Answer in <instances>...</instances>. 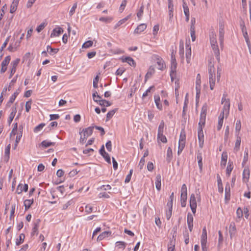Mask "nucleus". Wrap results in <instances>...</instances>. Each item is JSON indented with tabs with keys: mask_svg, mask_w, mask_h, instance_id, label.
Returning <instances> with one entry per match:
<instances>
[{
	"mask_svg": "<svg viewBox=\"0 0 251 251\" xmlns=\"http://www.w3.org/2000/svg\"><path fill=\"white\" fill-rule=\"evenodd\" d=\"M187 198V186L186 184H183L181 188L180 201L182 207L186 206V202Z\"/></svg>",
	"mask_w": 251,
	"mask_h": 251,
	"instance_id": "2",
	"label": "nucleus"
},
{
	"mask_svg": "<svg viewBox=\"0 0 251 251\" xmlns=\"http://www.w3.org/2000/svg\"><path fill=\"white\" fill-rule=\"evenodd\" d=\"M200 83H201V80L200 79H197L196 82V98H199V95L200 93Z\"/></svg>",
	"mask_w": 251,
	"mask_h": 251,
	"instance_id": "33",
	"label": "nucleus"
},
{
	"mask_svg": "<svg viewBox=\"0 0 251 251\" xmlns=\"http://www.w3.org/2000/svg\"><path fill=\"white\" fill-rule=\"evenodd\" d=\"M172 214V208H168L167 210H166V217L167 218V220H169Z\"/></svg>",
	"mask_w": 251,
	"mask_h": 251,
	"instance_id": "57",
	"label": "nucleus"
},
{
	"mask_svg": "<svg viewBox=\"0 0 251 251\" xmlns=\"http://www.w3.org/2000/svg\"><path fill=\"white\" fill-rule=\"evenodd\" d=\"M117 109L115 108L109 111L106 114V121H108L110 118H111L114 114L117 111Z\"/></svg>",
	"mask_w": 251,
	"mask_h": 251,
	"instance_id": "36",
	"label": "nucleus"
},
{
	"mask_svg": "<svg viewBox=\"0 0 251 251\" xmlns=\"http://www.w3.org/2000/svg\"><path fill=\"white\" fill-rule=\"evenodd\" d=\"M169 21H171L173 18L174 5L173 0H168Z\"/></svg>",
	"mask_w": 251,
	"mask_h": 251,
	"instance_id": "9",
	"label": "nucleus"
},
{
	"mask_svg": "<svg viewBox=\"0 0 251 251\" xmlns=\"http://www.w3.org/2000/svg\"><path fill=\"white\" fill-rule=\"evenodd\" d=\"M229 134V127L228 126H226L225 132V135H224V140L225 142H226L228 138V135Z\"/></svg>",
	"mask_w": 251,
	"mask_h": 251,
	"instance_id": "51",
	"label": "nucleus"
},
{
	"mask_svg": "<svg viewBox=\"0 0 251 251\" xmlns=\"http://www.w3.org/2000/svg\"><path fill=\"white\" fill-rule=\"evenodd\" d=\"M190 206L192 212L195 214L196 212L197 208V201L196 198L194 194H192L190 198Z\"/></svg>",
	"mask_w": 251,
	"mask_h": 251,
	"instance_id": "5",
	"label": "nucleus"
},
{
	"mask_svg": "<svg viewBox=\"0 0 251 251\" xmlns=\"http://www.w3.org/2000/svg\"><path fill=\"white\" fill-rule=\"evenodd\" d=\"M249 158V153H248V149L247 148H246L244 151V158L243 160L242 163V165L243 167L245 164L247 163V162Z\"/></svg>",
	"mask_w": 251,
	"mask_h": 251,
	"instance_id": "34",
	"label": "nucleus"
},
{
	"mask_svg": "<svg viewBox=\"0 0 251 251\" xmlns=\"http://www.w3.org/2000/svg\"><path fill=\"white\" fill-rule=\"evenodd\" d=\"M219 40L221 47L222 48L224 46V24L220 22L219 23Z\"/></svg>",
	"mask_w": 251,
	"mask_h": 251,
	"instance_id": "3",
	"label": "nucleus"
},
{
	"mask_svg": "<svg viewBox=\"0 0 251 251\" xmlns=\"http://www.w3.org/2000/svg\"><path fill=\"white\" fill-rule=\"evenodd\" d=\"M223 110V111L225 112L226 115H228L230 109V100L229 99H227L226 101V102L224 103Z\"/></svg>",
	"mask_w": 251,
	"mask_h": 251,
	"instance_id": "18",
	"label": "nucleus"
},
{
	"mask_svg": "<svg viewBox=\"0 0 251 251\" xmlns=\"http://www.w3.org/2000/svg\"><path fill=\"white\" fill-rule=\"evenodd\" d=\"M177 67V63L175 55L173 51L171 53V66L170 70H172V72H176Z\"/></svg>",
	"mask_w": 251,
	"mask_h": 251,
	"instance_id": "10",
	"label": "nucleus"
},
{
	"mask_svg": "<svg viewBox=\"0 0 251 251\" xmlns=\"http://www.w3.org/2000/svg\"><path fill=\"white\" fill-rule=\"evenodd\" d=\"M111 234V232L109 231H105L99 235V236L97 238V240L101 241L105 239V238L108 237Z\"/></svg>",
	"mask_w": 251,
	"mask_h": 251,
	"instance_id": "20",
	"label": "nucleus"
},
{
	"mask_svg": "<svg viewBox=\"0 0 251 251\" xmlns=\"http://www.w3.org/2000/svg\"><path fill=\"white\" fill-rule=\"evenodd\" d=\"M144 9V6L142 5L140 7L139 11H138V12L137 13V16L139 20H140L141 19V17L143 14Z\"/></svg>",
	"mask_w": 251,
	"mask_h": 251,
	"instance_id": "52",
	"label": "nucleus"
},
{
	"mask_svg": "<svg viewBox=\"0 0 251 251\" xmlns=\"http://www.w3.org/2000/svg\"><path fill=\"white\" fill-rule=\"evenodd\" d=\"M113 20V18L111 17H101L99 19L100 22H104L105 23H109Z\"/></svg>",
	"mask_w": 251,
	"mask_h": 251,
	"instance_id": "39",
	"label": "nucleus"
},
{
	"mask_svg": "<svg viewBox=\"0 0 251 251\" xmlns=\"http://www.w3.org/2000/svg\"><path fill=\"white\" fill-rule=\"evenodd\" d=\"M47 51L50 55H53L56 54L59 51L58 49L52 48L50 46L48 45L47 47Z\"/></svg>",
	"mask_w": 251,
	"mask_h": 251,
	"instance_id": "28",
	"label": "nucleus"
},
{
	"mask_svg": "<svg viewBox=\"0 0 251 251\" xmlns=\"http://www.w3.org/2000/svg\"><path fill=\"white\" fill-rule=\"evenodd\" d=\"M155 183L156 189L160 191L161 188V176L160 174L156 175Z\"/></svg>",
	"mask_w": 251,
	"mask_h": 251,
	"instance_id": "14",
	"label": "nucleus"
},
{
	"mask_svg": "<svg viewBox=\"0 0 251 251\" xmlns=\"http://www.w3.org/2000/svg\"><path fill=\"white\" fill-rule=\"evenodd\" d=\"M75 203V201L73 199H71L68 201L65 204H63L62 206L63 209H66L69 206Z\"/></svg>",
	"mask_w": 251,
	"mask_h": 251,
	"instance_id": "47",
	"label": "nucleus"
},
{
	"mask_svg": "<svg viewBox=\"0 0 251 251\" xmlns=\"http://www.w3.org/2000/svg\"><path fill=\"white\" fill-rule=\"evenodd\" d=\"M126 3H127L126 0H123L122 1V3L119 8V11L121 12H122L123 11V10L125 9V7L126 6Z\"/></svg>",
	"mask_w": 251,
	"mask_h": 251,
	"instance_id": "56",
	"label": "nucleus"
},
{
	"mask_svg": "<svg viewBox=\"0 0 251 251\" xmlns=\"http://www.w3.org/2000/svg\"><path fill=\"white\" fill-rule=\"evenodd\" d=\"M236 230V227H235V223L232 222L230 224V225L229 226V233L230 237L232 236V234L235 233Z\"/></svg>",
	"mask_w": 251,
	"mask_h": 251,
	"instance_id": "41",
	"label": "nucleus"
},
{
	"mask_svg": "<svg viewBox=\"0 0 251 251\" xmlns=\"http://www.w3.org/2000/svg\"><path fill=\"white\" fill-rule=\"evenodd\" d=\"M20 60L19 58H16L14 60L12 61L11 63V69H10V73L9 76V78H11L13 75L15 73L16 70V67L18 64L19 63Z\"/></svg>",
	"mask_w": 251,
	"mask_h": 251,
	"instance_id": "6",
	"label": "nucleus"
},
{
	"mask_svg": "<svg viewBox=\"0 0 251 251\" xmlns=\"http://www.w3.org/2000/svg\"><path fill=\"white\" fill-rule=\"evenodd\" d=\"M24 205L25 209L26 210L29 208L31 205V201L30 200H26L24 201Z\"/></svg>",
	"mask_w": 251,
	"mask_h": 251,
	"instance_id": "55",
	"label": "nucleus"
},
{
	"mask_svg": "<svg viewBox=\"0 0 251 251\" xmlns=\"http://www.w3.org/2000/svg\"><path fill=\"white\" fill-rule=\"evenodd\" d=\"M157 68L158 70H163V69L165 67V64L164 61L161 58L157 59Z\"/></svg>",
	"mask_w": 251,
	"mask_h": 251,
	"instance_id": "27",
	"label": "nucleus"
},
{
	"mask_svg": "<svg viewBox=\"0 0 251 251\" xmlns=\"http://www.w3.org/2000/svg\"><path fill=\"white\" fill-rule=\"evenodd\" d=\"M92 96L93 100L97 103L99 102V100L96 99V98H99V100H100L101 98V97L98 94V93L96 91H93Z\"/></svg>",
	"mask_w": 251,
	"mask_h": 251,
	"instance_id": "53",
	"label": "nucleus"
},
{
	"mask_svg": "<svg viewBox=\"0 0 251 251\" xmlns=\"http://www.w3.org/2000/svg\"><path fill=\"white\" fill-rule=\"evenodd\" d=\"M211 46L217 60L218 61V62H219L220 61V55L218 44L212 45Z\"/></svg>",
	"mask_w": 251,
	"mask_h": 251,
	"instance_id": "12",
	"label": "nucleus"
},
{
	"mask_svg": "<svg viewBox=\"0 0 251 251\" xmlns=\"http://www.w3.org/2000/svg\"><path fill=\"white\" fill-rule=\"evenodd\" d=\"M104 160L108 163L111 164V159L109 154L107 152L102 156Z\"/></svg>",
	"mask_w": 251,
	"mask_h": 251,
	"instance_id": "64",
	"label": "nucleus"
},
{
	"mask_svg": "<svg viewBox=\"0 0 251 251\" xmlns=\"http://www.w3.org/2000/svg\"><path fill=\"white\" fill-rule=\"evenodd\" d=\"M11 57L9 55L6 56L1 63V66L7 67L9 63Z\"/></svg>",
	"mask_w": 251,
	"mask_h": 251,
	"instance_id": "40",
	"label": "nucleus"
},
{
	"mask_svg": "<svg viewBox=\"0 0 251 251\" xmlns=\"http://www.w3.org/2000/svg\"><path fill=\"white\" fill-rule=\"evenodd\" d=\"M241 129V122L240 120H237L235 124V135H240V130Z\"/></svg>",
	"mask_w": 251,
	"mask_h": 251,
	"instance_id": "23",
	"label": "nucleus"
},
{
	"mask_svg": "<svg viewBox=\"0 0 251 251\" xmlns=\"http://www.w3.org/2000/svg\"><path fill=\"white\" fill-rule=\"evenodd\" d=\"M55 143L52 142L48 140H44L42 141L40 144H39V147L41 146L44 148H47L50 146L54 145Z\"/></svg>",
	"mask_w": 251,
	"mask_h": 251,
	"instance_id": "25",
	"label": "nucleus"
},
{
	"mask_svg": "<svg viewBox=\"0 0 251 251\" xmlns=\"http://www.w3.org/2000/svg\"><path fill=\"white\" fill-rule=\"evenodd\" d=\"M198 137L199 147L202 149L203 147L204 141L202 127L198 128Z\"/></svg>",
	"mask_w": 251,
	"mask_h": 251,
	"instance_id": "4",
	"label": "nucleus"
},
{
	"mask_svg": "<svg viewBox=\"0 0 251 251\" xmlns=\"http://www.w3.org/2000/svg\"><path fill=\"white\" fill-rule=\"evenodd\" d=\"M24 238H25V235L24 234H21L19 235V238L16 239V245L18 246V245L21 244L23 242Z\"/></svg>",
	"mask_w": 251,
	"mask_h": 251,
	"instance_id": "44",
	"label": "nucleus"
},
{
	"mask_svg": "<svg viewBox=\"0 0 251 251\" xmlns=\"http://www.w3.org/2000/svg\"><path fill=\"white\" fill-rule=\"evenodd\" d=\"M77 7V3H75L73 4V6L71 8L70 11H69V15L70 16H72L75 13V10Z\"/></svg>",
	"mask_w": 251,
	"mask_h": 251,
	"instance_id": "59",
	"label": "nucleus"
},
{
	"mask_svg": "<svg viewBox=\"0 0 251 251\" xmlns=\"http://www.w3.org/2000/svg\"><path fill=\"white\" fill-rule=\"evenodd\" d=\"M183 11L185 16V21L188 22L189 20V9L185 8Z\"/></svg>",
	"mask_w": 251,
	"mask_h": 251,
	"instance_id": "62",
	"label": "nucleus"
},
{
	"mask_svg": "<svg viewBox=\"0 0 251 251\" xmlns=\"http://www.w3.org/2000/svg\"><path fill=\"white\" fill-rule=\"evenodd\" d=\"M157 140L160 141L163 143H166L167 142V138L163 135V133L157 134Z\"/></svg>",
	"mask_w": 251,
	"mask_h": 251,
	"instance_id": "42",
	"label": "nucleus"
},
{
	"mask_svg": "<svg viewBox=\"0 0 251 251\" xmlns=\"http://www.w3.org/2000/svg\"><path fill=\"white\" fill-rule=\"evenodd\" d=\"M232 169H233V167H232V165L228 164L226 167V174L227 176H230Z\"/></svg>",
	"mask_w": 251,
	"mask_h": 251,
	"instance_id": "58",
	"label": "nucleus"
},
{
	"mask_svg": "<svg viewBox=\"0 0 251 251\" xmlns=\"http://www.w3.org/2000/svg\"><path fill=\"white\" fill-rule=\"evenodd\" d=\"M183 236L184 238V242L185 244L187 245L189 243V233L187 230H186L183 232Z\"/></svg>",
	"mask_w": 251,
	"mask_h": 251,
	"instance_id": "49",
	"label": "nucleus"
},
{
	"mask_svg": "<svg viewBox=\"0 0 251 251\" xmlns=\"http://www.w3.org/2000/svg\"><path fill=\"white\" fill-rule=\"evenodd\" d=\"M100 106L108 107L111 105V103L109 101L105 100H99V102H98Z\"/></svg>",
	"mask_w": 251,
	"mask_h": 251,
	"instance_id": "32",
	"label": "nucleus"
},
{
	"mask_svg": "<svg viewBox=\"0 0 251 251\" xmlns=\"http://www.w3.org/2000/svg\"><path fill=\"white\" fill-rule=\"evenodd\" d=\"M19 3V0H13L10 6V12L13 13L15 12L17 8V6Z\"/></svg>",
	"mask_w": 251,
	"mask_h": 251,
	"instance_id": "22",
	"label": "nucleus"
},
{
	"mask_svg": "<svg viewBox=\"0 0 251 251\" xmlns=\"http://www.w3.org/2000/svg\"><path fill=\"white\" fill-rule=\"evenodd\" d=\"M105 147L108 151H112V143L111 141L109 140L105 144Z\"/></svg>",
	"mask_w": 251,
	"mask_h": 251,
	"instance_id": "63",
	"label": "nucleus"
},
{
	"mask_svg": "<svg viewBox=\"0 0 251 251\" xmlns=\"http://www.w3.org/2000/svg\"><path fill=\"white\" fill-rule=\"evenodd\" d=\"M235 136L236 137V140L234 150L235 151H237L240 149L241 141V136L240 135H235Z\"/></svg>",
	"mask_w": 251,
	"mask_h": 251,
	"instance_id": "17",
	"label": "nucleus"
},
{
	"mask_svg": "<svg viewBox=\"0 0 251 251\" xmlns=\"http://www.w3.org/2000/svg\"><path fill=\"white\" fill-rule=\"evenodd\" d=\"M63 32V29L62 28L60 27H56L53 29L50 34V37L52 38L53 37L59 36Z\"/></svg>",
	"mask_w": 251,
	"mask_h": 251,
	"instance_id": "11",
	"label": "nucleus"
},
{
	"mask_svg": "<svg viewBox=\"0 0 251 251\" xmlns=\"http://www.w3.org/2000/svg\"><path fill=\"white\" fill-rule=\"evenodd\" d=\"M47 25V23L46 22H43L37 27L36 30L39 33L41 32Z\"/></svg>",
	"mask_w": 251,
	"mask_h": 251,
	"instance_id": "45",
	"label": "nucleus"
},
{
	"mask_svg": "<svg viewBox=\"0 0 251 251\" xmlns=\"http://www.w3.org/2000/svg\"><path fill=\"white\" fill-rule=\"evenodd\" d=\"M10 144L8 145L5 149L4 151V160L7 162L9 158L10 150Z\"/></svg>",
	"mask_w": 251,
	"mask_h": 251,
	"instance_id": "31",
	"label": "nucleus"
},
{
	"mask_svg": "<svg viewBox=\"0 0 251 251\" xmlns=\"http://www.w3.org/2000/svg\"><path fill=\"white\" fill-rule=\"evenodd\" d=\"M45 126L44 123H41L34 128V132L35 133H38Z\"/></svg>",
	"mask_w": 251,
	"mask_h": 251,
	"instance_id": "46",
	"label": "nucleus"
},
{
	"mask_svg": "<svg viewBox=\"0 0 251 251\" xmlns=\"http://www.w3.org/2000/svg\"><path fill=\"white\" fill-rule=\"evenodd\" d=\"M93 44V42L92 41L89 40V41H86L85 42H84L83 44L82 47V48H85V49L89 48L92 46Z\"/></svg>",
	"mask_w": 251,
	"mask_h": 251,
	"instance_id": "48",
	"label": "nucleus"
},
{
	"mask_svg": "<svg viewBox=\"0 0 251 251\" xmlns=\"http://www.w3.org/2000/svg\"><path fill=\"white\" fill-rule=\"evenodd\" d=\"M185 144L182 143H179L178 147V151H177V154L178 155H179L181 152L184 149L185 147Z\"/></svg>",
	"mask_w": 251,
	"mask_h": 251,
	"instance_id": "54",
	"label": "nucleus"
},
{
	"mask_svg": "<svg viewBox=\"0 0 251 251\" xmlns=\"http://www.w3.org/2000/svg\"><path fill=\"white\" fill-rule=\"evenodd\" d=\"M230 197V187L228 185H226L225 188V199L226 200H229Z\"/></svg>",
	"mask_w": 251,
	"mask_h": 251,
	"instance_id": "38",
	"label": "nucleus"
},
{
	"mask_svg": "<svg viewBox=\"0 0 251 251\" xmlns=\"http://www.w3.org/2000/svg\"><path fill=\"white\" fill-rule=\"evenodd\" d=\"M126 243L124 241H117L116 242V247L118 249H124L126 248Z\"/></svg>",
	"mask_w": 251,
	"mask_h": 251,
	"instance_id": "43",
	"label": "nucleus"
},
{
	"mask_svg": "<svg viewBox=\"0 0 251 251\" xmlns=\"http://www.w3.org/2000/svg\"><path fill=\"white\" fill-rule=\"evenodd\" d=\"M186 51L185 56H186V61L188 63H189L190 62L191 56V47L189 45H186Z\"/></svg>",
	"mask_w": 251,
	"mask_h": 251,
	"instance_id": "16",
	"label": "nucleus"
},
{
	"mask_svg": "<svg viewBox=\"0 0 251 251\" xmlns=\"http://www.w3.org/2000/svg\"><path fill=\"white\" fill-rule=\"evenodd\" d=\"M122 61L123 62H126L131 66L135 67L136 66V62L134 59L130 56L123 57H122Z\"/></svg>",
	"mask_w": 251,
	"mask_h": 251,
	"instance_id": "8",
	"label": "nucleus"
},
{
	"mask_svg": "<svg viewBox=\"0 0 251 251\" xmlns=\"http://www.w3.org/2000/svg\"><path fill=\"white\" fill-rule=\"evenodd\" d=\"M94 128V126L83 128L81 131L79 132V134L83 133L84 136H86L88 138L92 134Z\"/></svg>",
	"mask_w": 251,
	"mask_h": 251,
	"instance_id": "7",
	"label": "nucleus"
},
{
	"mask_svg": "<svg viewBox=\"0 0 251 251\" xmlns=\"http://www.w3.org/2000/svg\"><path fill=\"white\" fill-rule=\"evenodd\" d=\"M23 127L22 125H20L18 128V132L17 133L15 141L16 143H19L23 134Z\"/></svg>",
	"mask_w": 251,
	"mask_h": 251,
	"instance_id": "21",
	"label": "nucleus"
},
{
	"mask_svg": "<svg viewBox=\"0 0 251 251\" xmlns=\"http://www.w3.org/2000/svg\"><path fill=\"white\" fill-rule=\"evenodd\" d=\"M17 112L16 108V107H13L12 109V111L11 112L9 119H8V122L9 124L11 123V122L13 121V118L15 117V114Z\"/></svg>",
	"mask_w": 251,
	"mask_h": 251,
	"instance_id": "35",
	"label": "nucleus"
},
{
	"mask_svg": "<svg viewBox=\"0 0 251 251\" xmlns=\"http://www.w3.org/2000/svg\"><path fill=\"white\" fill-rule=\"evenodd\" d=\"M28 188V185L26 184H25L24 185H23V184H20L18 186L16 192L17 194H20L23 191H27Z\"/></svg>",
	"mask_w": 251,
	"mask_h": 251,
	"instance_id": "13",
	"label": "nucleus"
},
{
	"mask_svg": "<svg viewBox=\"0 0 251 251\" xmlns=\"http://www.w3.org/2000/svg\"><path fill=\"white\" fill-rule=\"evenodd\" d=\"M250 175V170L248 168L244 169L243 172V180L247 182L249 180Z\"/></svg>",
	"mask_w": 251,
	"mask_h": 251,
	"instance_id": "15",
	"label": "nucleus"
},
{
	"mask_svg": "<svg viewBox=\"0 0 251 251\" xmlns=\"http://www.w3.org/2000/svg\"><path fill=\"white\" fill-rule=\"evenodd\" d=\"M164 126V122L163 120H162L160 122V123L158 126L157 134L163 133Z\"/></svg>",
	"mask_w": 251,
	"mask_h": 251,
	"instance_id": "37",
	"label": "nucleus"
},
{
	"mask_svg": "<svg viewBox=\"0 0 251 251\" xmlns=\"http://www.w3.org/2000/svg\"><path fill=\"white\" fill-rule=\"evenodd\" d=\"M209 77L215 76L214 67L213 65L210 66L208 69Z\"/></svg>",
	"mask_w": 251,
	"mask_h": 251,
	"instance_id": "50",
	"label": "nucleus"
},
{
	"mask_svg": "<svg viewBox=\"0 0 251 251\" xmlns=\"http://www.w3.org/2000/svg\"><path fill=\"white\" fill-rule=\"evenodd\" d=\"M147 28V25L145 24H141L139 25L134 30V33L140 34L144 31Z\"/></svg>",
	"mask_w": 251,
	"mask_h": 251,
	"instance_id": "19",
	"label": "nucleus"
},
{
	"mask_svg": "<svg viewBox=\"0 0 251 251\" xmlns=\"http://www.w3.org/2000/svg\"><path fill=\"white\" fill-rule=\"evenodd\" d=\"M207 112V106L203 105L200 114V121L198 124V128L202 127L205 125L206 116Z\"/></svg>",
	"mask_w": 251,
	"mask_h": 251,
	"instance_id": "1",
	"label": "nucleus"
},
{
	"mask_svg": "<svg viewBox=\"0 0 251 251\" xmlns=\"http://www.w3.org/2000/svg\"><path fill=\"white\" fill-rule=\"evenodd\" d=\"M154 102L156 104L157 108L159 110H162V104L160 102V99L159 95H154Z\"/></svg>",
	"mask_w": 251,
	"mask_h": 251,
	"instance_id": "24",
	"label": "nucleus"
},
{
	"mask_svg": "<svg viewBox=\"0 0 251 251\" xmlns=\"http://www.w3.org/2000/svg\"><path fill=\"white\" fill-rule=\"evenodd\" d=\"M173 158V152L172 150L170 147L167 149V154H166V161L168 163L171 162Z\"/></svg>",
	"mask_w": 251,
	"mask_h": 251,
	"instance_id": "30",
	"label": "nucleus"
},
{
	"mask_svg": "<svg viewBox=\"0 0 251 251\" xmlns=\"http://www.w3.org/2000/svg\"><path fill=\"white\" fill-rule=\"evenodd\" d=\"M185 138H186V136H185V133H184L183 134L181 132L180 133V137H179V143H183L185 144Z\"/></svg>",
	"mask_w": 251,
	"mask_h": 251,
	"instance_id": "60",
	"label": "nucleus"
},
{
	"mask_svg": "<svg viewBox=\"0 0 251 251\" xmlns=\"http://www.w3.org/2000/svg\"><path fill=\"white\" fill-rule=\"evenodd\" d=\"M198 163L199 169L201 171L202 169V156L201 152L199 151L197 153Z\"/></svg>",
	"mask_w": 251,
	"mask_h": 251,
	"instance_id": "26",
	"label": "nucleus"
},
{
	"mask_svg": "<svg viewBox=\"0 0 251 251\" xmlns=\"http://www.w3.org/2000/svg\"><path fill=\"white\" fill-rule=\"evenodd\" d=\"M210 42L211 46L217 44L216 35L213 32L210 34Z\"/></svg>",
	"mask_w": 251,
	"mask_h": 251,
	"instance_id": "29",
	"label": "nucleus"
},
{
	"mask_svg": "<svg viewBox=\"0 0 251 251\" xmlns=\"http://www.w3.org/2000/svg\"><path fill=\"white\" fill-rule=\"evenodd\" d=\"M154 88V86H150L147 90L143 94L142 98L147 97L148 93L151 92V90Z\"/></svg>",
	"mask_w": 251,
	"mask_h": 251,
	"instance_id": "61",
	"label": "nucleus"
}]
</instances>
